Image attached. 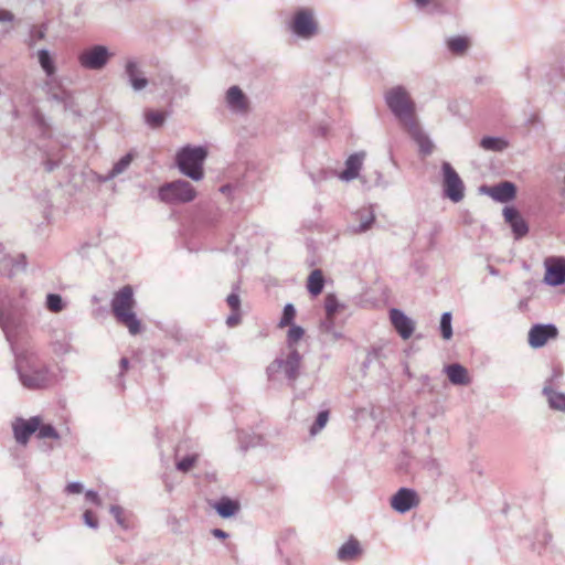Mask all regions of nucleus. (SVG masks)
<instances>
[{
    "mask_svg": "<svg viewBox=\"0 0 565 565\" xmlns=\"http://www.w3.org/2000/svg\"><path fill=\"white\" fill-rule=\"evenodd\" d=\"M26 313V303L19 302L13 297L0 298V328L4 333L14 353V370L21 385L30 391L44 390L55 380L51 367L35 353L29 351L17 352L15 340L23 329V317Z\"/></svg>",
    "mask_w": 565,
    "mask_h": 565,
    "instance_id": "f257e3e1",
    "label": "nucleus"
},
{
    "mask_svg": "<svg viewBox=\"0 0 565 565\" xmlns=\"http://www.w3.org/2000/svg\"><path fill=\"white\" fill-rule=\"evenodd\" d=\"M132 287L127 285L115 292L110 306L111 311L119 323L127 327L130 334L136 335L141 331V322L134 312L135 306Z\"/></svg>",
    "mask_w": 565,
    "mask_h": 565,
    "instance_id": "f03ea898",
    "label": "nucleus"
},
{
    "mask_svg": "<svg viewBox=\"0 0 565 565\" xmlns=\"http://www.w3.org/2000/svg\"><path fill=\"white\" fill-rule=\"evenodd\" d=\"M384 100L393 116L404 128L417 121L415 103L404 86L397 85L387 89L384 94Z\"/></svg>",
    "mask_w": 565,
    "mask_h": 565,
    "instance_id": "7ed1b4c3",
    "label": "nucleus"
},
{
    "mask_svg": "<svg viewBox=\"0 0 565 565\" xmlns=\"http://www.w3.org/2000/svg\"><path fill=\"white\" fill-rule=\"evenodd\" d=\"M206 158L205 147L186 145L178 150L175 163L182 174L193 181H200L204 177L203 164Z\"/></svg>",
    "mask_w": 565,
    "mask_h": 565,
    "instance_id": "20e7f679",
    "label": "nucleus"
},
{
    "mask_svg": "<svg viewBox=\"0 0 565 565\" xmlns=\"http://www.w3.org/2000/svg\"><path fill=\"white\" fill-rule=\"evenodd\" d=\"M302 355L297 349L288 350L287 353H281L277 356L266 369L269 381H275L279 373H282L291 387L300 375V367Z\"/></svg>",
    "mask_w": 565,
    "mask_h": 565,
    "instance_id": "39448f33",
    "label": "nucleus"
},
{
    "mask_svg": "<svg viewBox=\"0 0 565 565\" xmlns=\"http://www.w3.org/2000/svg\"><path fill=\"white\" fill-rule=\"evenodd\" d=\"M151 85L162 92V97L172 103L175 99H182L190 95L191 86L188 82L175 78L168 71H159L152 78Z\"/></svg>",
    "mask_w": 565,
    "mask_h": 565,
    "instance_id": "423d86ee",
    "label": "nucleus"
},
{
    "mask_svg": "<svg viewBox=\"0 0 565 565\" xmlns=\"http://www.w3.org/2000/svg\"><path fill=\"white\" fill-rule=\"evenodd\" d=\"M196 196L195 189L185 180L179 179L167 182L158 189V199L166 204H184Z\"/></svg>",
    "mask_w": 565,
    "mask_h": 565,
    "instance_id": "0eeeda50",
    "label": "nucleus"
},
{
    "mask_svg": "<svg viewBox=\"0 0 565 565\" xmlns=\"http://www.w3.org/2000/svg\"><path fill=\"white\" fill-rule=\"evenodd\" d=\"M290 31L299 39L310 40L319 33L315 11L310 8L297 10L290 23Z\"/></svg>",
    "mask_w": 565,
    "mask_h": 565,
    "instance_id": "6e6552de",
    "label": "nucleus"
},
{
    "mask_svg": "<svg viewBox=\"0 0 565 565\" xmlns=\"http://www.w3.org/2000/svg\"><path fill=\"white\" fill-rule=\"evenodd\" d=\"M113 55L106 45L94 44L78 53L77 62L84 70L102 71L107 66Z\"/></svg>",
    "mask_w": 565,
    "mask_h": 565,
    "instance_id": "1a4fd4ad",
    "label": "nucleus"
},
{
    "mask_svg": "<svg viewBox=\"0 0 565 565\" xmlns=\"http://www.w3.org/2000/svg\"><path fill=\"white\" fill-rule=\"evenodd\" d=\"M441 177L444 195L454 203L460 202L465 196V184L454 167L447 161L441 163Z\"/></svg>",
    "mask_w": 565,
    "mask_h": 565,
    "instance_id": "9d476101",
    "label": "nucleus"
},
{
    "mask_svg": "<svg viewBox=\"0 0 565 565\" xmlns=\"http://www.w3.org/2000/svg\"><path fill=\"white\" fill-rule=\"evenodd\" d=\"M124 76L127 84L136 93L143 90L149 84H151V78H147L140 61L134 56L125 60Z\"/></svg>",
    "mask_w": 565,
    "mask_h": 565,
    "instance_id": "9b49d317",
    "label": "nucleus"
},
{
    "mask_svg": "<svg viewBox=\"0 0 565 565\" xmlns=\"http://www.w3.org/2000/svg\"><path fill=\"white\" fill-rule=\"evenodd\" d=\"M390 503L394 511L405 514L419 504V497L414 489L403 487L391 497Z\"/></svg>",
    "mask_w": 565,
    "mask_h": 565,
    "instance_id": "f8f14e48",
    "label": "nucleus"
},
{
    "mask_svg": "<svg viewBox=\"0 0 565 565\" xmlns=\"http://www.w3.org/2000/svg\"><path fill=\"white\" fill-rule=\"evenodd\" d=\"M545 276L543 281L547 286L558 287L565 284V258L548 257L545 259Z\"/></svg>",
    "mask_w": 565,
    "mask_h": 565,
    "instance_id": "ddd939ff",
    "label": "nucleus"
},
{
    "mask_svg": "<svg viewBox=\"0 0 565 565\" xmlns=\"http://www.w3.org/2000/svg\"><path fill=\"white\" fill-rule=\"evenodd\" d=\"M558 335V330L553 323H537L534 324L529 331V344L533 349L542 348L551 339Z\"/></svg>",
    "mask_w": 565,
    "mask_h": 565,
    "instance_id": "4468645a",
    "label": "nucleus"
},
{
    "mask_svg": "<svg viewBox=\"0 0 565 565\" xmlns=\"http://www.w3.org/2000/svg\"><path fill=\"white\" fill-rule=\"evenodd\" d=\"M41 424L40 416H33L29 419L17 418L12 424L13 435L18 444L26 445L31 435H33Z\"/></svg>",
    "mask_w": 565,
    "mask_h": 565,
    "instance_id": "2eb2a0df",
    "label": "nucleus"
},
{
    "mask_svg": "<svg viewBox=\"0 0 565 565\" xmlns=\"http://www.w3.org/2000/svg\"><path fill=\"white\" fill-rule=\"evenodd\" d=\"M482 191L500 203L510 202L516 195V186L510 181H503L492 186H483Z\"/></svg>",
    "mask_w": 565,
    "mask_h": 565,
    "instance_id": "dca6fc26",
    "label": "nucleus"
},
{
    "mask_svg": "<svg viewBox=\"0 0 565 565\" xmlns=\"http://www.w3.org/2000/svg\"><path fill=\"white\" fill-rule=\"evenodd\" d=\"M505 223L512 230L515 239L522 238L529 232V225L514 206H505L503 209Z\"/></svg>",
    "mask_w": 565,
    "mask_h": 565,
    "instance_id": "f3484780",
    "label": "nucleus"
},
{
    "mask_svg": "<svg viewBox=\"0 0 565 565\" xmlns=\"http://www.w3.org/2000/svg\"><path fill=\"white\" fill-rule=\"evenodd\" d=\"M390 319L402 339H409L415 330V322L402 310L393 308L390 310Z\"/></svg>",
    "mask_w": 565,
    "mask_h": 565,
    "instance_id": "a211bd4d",
    "label": "nucleus"
},
{
    "mask_svg": "<svg viewBox=\"0 0 565 565\" xmlns=\"http://www.w3.org/2000/svg\"><path fill=\"white\" fill-rule=\"evenodd\" d=\"M225 102L228 109L235 114H245L249 107L248 98L236 85L226 90Z\"/></svg>",
    "mask_w": 565,
    "mask_h": 565,
    "instance_id": "6ab92c4d",
    "label": "nucleus"
},
{
    "mask_svg": "<svg viewBox=\"0 0 565 565\" xmlns=\"http://www.w3.org/2000/svg\"><path fill=\"white\" fill-rule=\"evenodd\" d=\"M47 97L50 102H53L60 106L63 111H70L76 116L81 115L75 103L74 95L70 90L63 88H60L58 90L51 89L47 94Z\"/></svg>",
    "mask_w": 565,
    "mask_h": 565,
    "instance_id": "aec40b11",
    "label": "nucleus"
},
{
    "mask_svg": "<svg viewBox=\"0 0 565 565\" xmlns=\"http://www.w3.org/2000/svg\"><path fill=\"white\" fill-rule=\"evenodd\" d=\"M365 159V152L359 151L350 154L345 160V168L340 173L339 178L345 182H350L359 178L360 170Z\"/></svg>",
    "mask_w": 565,
    "mask_h": 565,
    "instance_id": "412c9836",
    "label": "nucleus"
},
{
    "mask_svg": "<svg viewBox=\"0 0 565 565\" xmlns=\"http://www.w3.org/2000/svg\"><path fill=\"white\" fill-rule=\"evenodd\" d=\"M412 139L417 143L419 152L424 156L431 154L434 143L430 138L422 130L417 121L405 127Z\"/></svg>",
    "mask_w": 565,
    "mask_h": 565,
    "instance_id": "4be33fe9",
    "label": "nucleus"
},
{
    "mask_svg": "<svg viewBox=\"0 0 565 565\" xmlns=\"http://www.w3.org/2000/svg\"><path fill=\"white\" fill-rule=\"evenodd\" d=\"M363 553L361 543L353 536L345 541L337 551V559L350 563L358 559Z\"/></svg>",
    "mask_w": 565,
    "mask_h": 565,
    "instance_id": "5701e85b",
    "label": "nucleus"
},
{
    "mask_svg": "<svg viewBox=\"0 0 565 565\" xmlns=\"http://www.w3.org/2000/svg\"><path fill=\"white\" fill-rule=\"evenodd\" d=\"M444 371L454 385H467L470 382L467 369L458 363L446 365Z\"/></svg>",
    "mask_w": 565,
    "mask_h": 565,
    "instance_id": "b1692460",
    "label": "nucleus"
},
{
    "mask_svg": "<svg viewBox=\"0 0 565 565\" xmlns=\"http://www.w3.org/2000/svg\"><path fill=\"white\" fill-rule=\"evenodd\" d=\"M216 513L223 519H230L239 511V503L227 497H222L212 505Z\"/></svg>",
    "mask_w": 565,
    "mask_h": 565,
    "instance_id": "393cba45",
    "label": "nucleus"
},
{
    "mask_svg": "<svg viewBox=\"0 0 565 565\" xmlns=\"http://www.w3.org/2000/svg\"><path fill=\"white\" fill-rule=\"evenodd\" d=\"M135 157V151H129L124 157H121L117 162L114 163L113 168L103 178V181H110L119 174L124 173L129 168Z\"/></svg>",
    "mask_w": 565,
    "mask_h": 565,
    "instance_id": "a878e982",
    "label": "nucleus"
},
{
    "mask_svg": "<svg viewBox=\"0 0 565 565\" xmlns=\"http://www.w3.org/2000/svg\"><path fill=\"white\" fill-rule=\"evenodd\" d=\"M355 216L360 221L359 225L350 226V231L355 234L366 232L375 221L374 212L370 209L358 211Z\"/></svg>",
    "mask_w": 565,
    "mask_h": 565,
    "instance_id": "bb28decb",
    "label": "nucleus"
},
{
    "mask_svg": "<svg viewBox=\"0 0 565 565\" xmlns=\"http://www.w3.org/2000/svg\"><path fill=\"white\" fill-rule=\"evenodd\" d=\"M38 61L47 77H52L56 73L55 61L51 52L46 49L38 51Z\"/></svg>",
    "mask_w": 565,
    "mask_h": 565,
    "instance_id": "cd10ccee",
    "label": "nucleus"
},
{
    "mask_svg": "<svg viewBox=\"0 0 565 565\" xmlns=\"http://www.w3.org/2000/svg\"><path fill=\"white\" fill-rule=\"evenodd\" d=\"M543 394L547 397L550 407L556 411L565 412V394L562 392L554 391L551 387L545 386Z\"/></svg>",
    "mask_w": 565,
    "mask_h": 565,
    "instance_id": "c85d7f7f",
    "label": "nucleus"
},
{
    "mask_svg": "<svg viewBox=\"0 0 565 565\" xmlns=\"http://www.w3.org/2000/svg\"><path fill=\"white\" fill-rule=\"evenodd\" d=\"M324 287V277L320 269H315L308 277L307 288L312 296L321 294Z\"/></svg>",
    "mask_w": 565,
    "mask_h": 565,
    "instance_id": "c756f323",
    "label": "nucleus"
},
{
    "mask_svg": "<svg viewBox=\"0 0 565 565\" xmlns=\"http://www.w3.org/2000/svg\"><path fill=\"white\" fill-rule=\"evenodd\" d=\"M509 146V142L500 137L487 136L480 140V147L488 151H503Z\"/></svg>",
    "mask_w": 565,
    "mask_h": 565,
    "instance_id": "7c9ffc66",
    "label": "nucleus"
},
{
    "mask_svg": "<svg viewBox=\"0 0 565 565\" xmlns=\"http://www.w3.org/2000/svg\"><path fill=\"white\" fill-rule=\"evenodd\" d=\"M343 305H341L334 294H328L324 298V309L327 313V318L330 320V323H332V319L334 315L337 313L339 308H342Z\"/></svg>",
    "mask_w": 565,
    "mask_h": 565,
    "instance_id": "2f4dec72",
    "label": "nucleus"
},
{
    "mask_svg": "<svg viewBox=\"0 0 565 565\" xmlns=\"http://www.w3.org/2000/svg\"><path fill=\"white\" fill-rule=\"evenodd\" d=\"M73 334H67L63 340H57L53 343V350L56 354L65 355L71 352H76L72 345Z\"/></svg>",
    "mask_w": 565,
    "mask_h": 565,
    "instance_id": "473e14b6",
    "label": "nucleus"
},
{
    "mask_svg": "<svg viewBox=\"0 0 565 565\" xmlns=\"http://www.w3.org/2000/svg\"><path fill=\"white\" fill-rule=\"evenodd\" d=\"M329 417H330L329 411H327V409L320 411L317 415L315 423L310 427V430H309L310 435L316 436L317 434H319L326 427V425L329 420Z\"/></svg>",
    "mask_w": 565,
    "mask_h": 565,
    "instance_id": "72a5a7b5",
    "label": "nucleus"
},
{
    "mask_svg": "<svg viewBox=\"0 0 565 565\" xmlns=\"http://www.w3.org/2000/svg\"><path fill=\"white\" fill-rule=\"evenodd\" d=\"M45 305L46 308L54 313L61 312L65 308V302L58 294H49Z\"/></svg>",
    "mask_w": 565,
    "mask_h": 565,
    "instance_id": "f704fd0d",
    "label": "nucleus"
},
{
    "mask_svg": "<svg viewBox=\"0 0 565 565\" xmlns=\"http://www.w3.org/2000/svg\"><path fill=\"white\" fill-rule=\"evenodd\" d=\"M451 320H452L451 312L446 311L441 315L439 328H440L441 337L445 340H450L452 337Z\"/></svg>",
    "mask_w": 565,
    "mask_h": 565,
    "instance_id": "c9c22d12",
    "label": "nucleus"
},
{
    "mask_svg": "<svg viewBox=\"0 0 565 565\" xmlns=\"http://www.w3.org/2000/svg\"><path fill=\"white\" fill-rule=\"evenodd\" d=\"M447 46L450 52L455 54H462L468 47V42L463 36H454L448 39Z\"/></svg>",
    "mask_w": 565,
    "mask_h": 565,
    "instance_id": "e433bc0d",
    "label": "nucleus"
},
{
    "mask_svg": "<svg viewBox=\"0 0 565 565\" xmlns=\"http://www.w3.org/2000/svg\"><path fill=\"white\" fill-rule=\"evenodd\" d=\"M305 330L300 326L291 324L287 333L288 350L296 349L295 344L303 337Z\"/></svg>",
    "mask_w": 565,
    "mask_h": 565,
    "instance_id": "4c0bfd02",
    "label": "nucleus"
},
{
    "mask_svg": "<svg viewBox=\"0 0 565 565\" xmlns=\"http://www.w3.org/2000/svg\"><path fill=\"white\" fill-rule=\"evenodd\" d=\"M164 115L161 111L147 110L145 113V121L146 124L153 128H160L164 122Z\"/></svg>",
    "mask_w": 565,
    "mask_h": 565,
    "instance_id": "58836bf2",
    "label": "nucleus"
},
{
    "mask_svg": "<svg viewBox=\"0 0 565 565\" xmlns=\"http://www.w3.org/2000/svg\"><path fill=\"white\" fill-rule=\"evenodd\" d=\"M36 433H38L36 436L39 439L51 438V439L57 440L61 438V435L58 434V431L51 424H40Z\"/></svg>",
    "mask_w": 565,
    "mask_h": 565,
    "instance_id": "ea45409f",
    "label": "nucleus"
},
{
    "mask_svg": "<svg viewBox=\"0 0 565 565\" xmlns=\"http://www.w3.org/2000/svg\"><path fill=\"white\" fill-rule=\"evenodd\" d=\"M199 455L198 454H189L177 461L175 467L179 471L185 473L190 471V469L194 466V463L198 461Z\"/></svg>",
    "mask_w": 565,
    "mask_h": 565,
    "instance_id": "a19ab883",
    "label": "nucleus"
},
{
    "mask_svg": "<svg viewBox=\"0 0 565 565\" xmlns=\"http://www.w3.org/2000/svg\"><path fill=\"white\" fill-rule=\"evenodd\" d=\"M296 316V309L292 303H287L284 307L282 316L279 321V327L284 328L291 326Z\"/></svg>",
    "mask_w": 565,
    "mask_h": 565,
    "instance_id": "79ce46f5",
    "label": "nucleus"
},
{
    "mask_svg": "<svg viewBox=\"0 0 565 565\" xmlns=\"http://www.w3.org/2000/svg\"><path fill=\"white\" fill-rule=\"evenodd\" d=\"M382 358H383V351L381 348H373L372 350H370L366 354V358L363 362V369H369L370 365L374 362H377L379 364H383L382 362Z\"/></svg>",
    "mask_w": 565,
    "mask_h": 565,
    "instance_id": "37998d69",
    "label": "nucleus"
},
{
    "mask_svg": "<svg viewBox=\"0 0 565 565\" xmlns=\"http://www.w3.org/2000/svg\"><path fill=\"white\" fill-rule=\"evenodd\" d=\"M109 512L111 513V515L114 516V519L116 520L117 524L121 527V529H128V524H127V521L124 516V509L119 505H111L110 509H109Z\"/></svg>",
    "mask_w": 565,
    "mask_h": 565,
    "instance_id": "c03bdc74",
    "label": "nucleus"
},
{
    "mask_svg": "<svg viewBox=\"0 0 565 565\" xmlns=\"http://www.w3.org/2000/svg\"><path fill=\"white\" fill-rule=\"evenodd\" d=\"M46 26L44 24L33 26L30 31V45H34L38 41L43 40L46 34Z\"/></svg>",
    "mask_w": 565,
    "mask_h": 565,
    "instance_id": "a18cd8bd",
    "label": "nucleus"
},
{
    "mask_svg": "<svg viewBox=\"0 0 565 565\" xmlns=\"http://www.w3.org/2000/svg\"><path fill=\"white\" fill-rule=\"evenodd\" d=\"M237 290L238 287H234L233 291L226 298V302L232 309V311L241 310V299Z\"/></svg>",
    "mask_w": 565,
    "mask_h": 565,
    "instance_id": "49530a36",
    "label": "nucleus"
},
{
    "mask_svg": "<svg viewBox=\"0 0 565 565\" xmlns=\"http://www.w3.org/2000/svg\"><path fill=\"white\" fill-rule=\"evenodd\" d=\"M241 310L232 311V313L226 319V324L230 328L237 326L241 322Z\"/></svg>",
    "mask_w": 565,
    "mask_h": 565,
    "instance_id": "de8ad7c7",
    "label": "nucleus"
},
{
    "mask_svg": "<svg viewBox=\"0 0 565 565\" xmlns=\"http://www.w3.org/2000/svg\"><path fill=\"white\" fill-rule=\"evenodd\" d=\"M84 522L85 524L88 526V527H92V529H97L98 526V522L97 520L94 518V514L92 511H85L84 512Z\"/></svg>",
    "mask_w": 565,
    "mask_h": 565,
    "instance_id": "09e8293b",
    "label": "nucleus"
},
{
    "mask_svg": "<svg viewBox=\"0 0 565 565\" xmlns=\"http://www.w3.org/2000/svg\"><path fill=\"white\" fill-rule=\"evenodd\" d=\"M85 497H86V500L96 504V505H100L102 502H100V498L98 495V493L94 490H87L86 493H85Z\"/></svg>",
    "mask_w": 565,
    "mask_h": 565,
    "instance_id": "8fccbe9b",
    "label": "nucleus"
},
{
    "mask_svg": "<svg viewBox=\"0 0 565 565\" xmlns=\"http://www.w3.org/2000/svg\"><path fill=\"white\" fill-rule=\"evenodd\" d=\"M67 493H81L83 491V484L78 481H73L66 487Z\"/></svg>",
    "mask_w": 565,
    "mask_h": 565,
    "instance_id": "3c124183",
    "label": "nucleus"
},
{
    "mask_svg": "<svg viewBox=\"0 0 565 565\" xmlns=\"http://www.w3.org/2000/svg\"><path fill=\"white\" fill-rule=\"evenodd\" d=\"M13 21H14V14L11 11L0 9V22L1 23L13 22Z\"/></svg>",
    "mask_w": 565,
    "mask_h": 565,
    "instance_id": "603ef678",
    "label": "nucleus"
},
{
    "mask_svg": "<svg viewBox=\"0 0 565 565\" xmlns=\"http://www.w3.org/2000/svg\"><path fill=\"white\" fill-rule=\"evenodd\" d=\"M58 166V161H54L52 159H47L44 162V168L47 172H52Z\"/></svg>",
    "mask_w": 565,
    "mask_h": 565,
    "instance_id": "864d4df0",
    "label": "nucleus"
},
{
    "mask_svg": "<svg viewBox=\"0 0 565 565\" xmlns=\"http://www.w3.org/2000/svg\"><path fill=\"white\" fill-rule=\"evenodd\" d=\"M212 534H213V536H215L217 539H223L224 540V539L228 537V534L225 531L221 530V529H213L212 530Z\"/></svg>",
    "mask_w": 565,
    "mask_h": 565,
    "instance_id": "5fc2aeb1",
    "label": "nucleus"
},
{
    "mask_svg": "<svg viewBox=\"0 0 565 565\" xmlns=\"http://www.w3.org/2000/svg\"><path fill=\"white\" fill-rule=\"evenodd\" d=\"M431 0H414V3L418 10H424L428 7Z\"/></svg>",
    "mask_w": 565,
    "mask_h": 565,
    "instance_id": "6e6d98bb",
    "label": "nucleus"
},
{
    "mask_svg": "<svg viewBox=\"0 0 565 565\" xmlns=\"http://www.w3.org/2000/svg\"><path fill=\"white\" fill-rule=\"evenodd\" d=\"M120 376L124 374V372L128 369L129 366V360L127 358H121L120 359Z\"/></svg>",
    "mask_w": 565,
    "mask_h": 565,
    "instance_id": "4d7b16f0",
    "label": "nucleus"
},
{
    "mask_svg": "<svg viewBox=\"0 0 565 565\" xmlns=\"http://www.w3.org/2000/svg\"><path fill=\"white\" fill-rule=\"evenodd\" d=\"M487 268L491 276H494V277L499 276V274H500L499 270L497 268H494L493 266L488 265Z\"/></svg>",
    "mask_w": 565,
    "mask_h": 565,
    "instance_id": "13d9d810",
    "label": "nucleus"
},
{
    "mask_svg": "<svg viewBox=\"0 0 565 565\" xmlns=\"http://www.w3.org/2000/svg\"><path fill=\"white\" fill-rule=\"evenodd\" d=\"M404 374L408 377V379H412L413 377V373L411 372L409 370V366L407 363L404 364Z\"/></svg>",
    "mask_w": 565,
    "mask_h": 565,
    "instance_id": "bf43d9fd",
    "label": "nucleus"
},
{
    "mask_svg": "<svg viewBox=\"0 0 565 565\" xmlns=\"http://www.w3.org/2000/svg\"><path fill=\"white\" fill-rule=\"evenodd\" d=\"M544 536H545V542H547L548 540H551V534L545 533V534H544Z\"/></svg>",
    "mask_w": 565,
    "mask_h": 565,
    "instance_id": "052dcab7",
    "label": "nucleus"
}]
</instances>
